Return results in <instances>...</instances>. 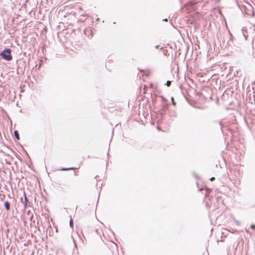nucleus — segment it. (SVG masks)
<instances>
[{
  "label": "nucleus",
  "instance_id": "9b49d317",
  "mask_svg": "<svg viewBox=\"0 0 255 255\" xmlns=\"http://www.w3.org/2000/svg\"><path fill=\"white\" fill-rule=\"evenodd\" d=\"M214 198L218 202V203H220L222 204H223V199H222V196L216 195Z\"/></svg>",
  "mask_w": 255,
  "mask_h": 255
},
{
  "label": "nucleus",
  "instance_id": "39448f33",
  "mask_svg": "<svg viewBox=\"0 0 255 255\" xmlns=\"http://www.w3.org/2000/svg\"><path fill=\"white\" fill-rule=\"evenodd\" d=\"M233 94V91H232L231 89H229V88L226 89L224 91V99L225 98L226 95H227L228 96V99L226 101V103L227 104H231V102L230 99H232V94Z\"/></svg>",
  "mask_w": 255,
  "mask_h": 255
},
{
  "label": "nucleus",
  "instance_id": "1a4fd4ad",
  "mask_svg": "<svg viewBox=\"0 0 255 255\" xmlns=\"http://www.w3.org/2000/svg\"><path fill=\"white\" fill-rule=\"evenodd\" d=\"M169 115L171 120L173 121L175 118H177V113L175 111H170L169 113Z\"/></svg>",
  "mask_w": 255,
  "mask_h": 255
},
{
  "label": "nucleus",
  "instance_id": "bb28decb",
  "mask_svg": "<svg viewBox=\"0 0 255 255\" xmlns=\"http://www.w3.org/2000/svg\"><path fill=\"white\" fill-rule=\"evenodd\" d=\"M243 36H244V37H245V40H247V35H246V34H245V32H243Z\"/></svg>",
  "mask_w": 255,
  "mask_h": 255
},
{
  "label": "nucleus",
  "instance_id": "79ce46f5",
  "mask_svg": "<svg viewBox=\"0 0 255 255\" xmlns=\"http://www.w3.org/2000/svg\"><path fill=\"white\" fill-rule=\"evenodd\" d=\"M109 152L107 153V155L109 156Z\"/></svg>",
  "mask_w": 255,
  "mask_h": 255
},
{
  "label": "nucleus",
  "instance_id": "4468645a",
  "mask_svg": "<svg viewBox=\"0 0 255 255\" xmlns=\"http://www.w3.org/2000/svg\"><path fill=\"white\" fill-rule=\"evenodd\" d=\"M24 70H25V67H24V68L23 69L22 68L20 65H18L17 66V73L19 74V72L20 71L21 73L23 74L24 73Z\"/></svg>",
  "mask_w": 255,
  "mask_h": 255
},
{
  "label": "nucleus",
  "instance_id": "423d86ee",
  "mask_svg": "<svg viewBox=\"0 0 255 255\" xmlns=\"http://www.w3.org/2000/svg\"><path fill=\"white\" fill-rule=\"evenodd\" d=\"M231 70H232V69H231L230 67L229 69H228L227 67H224V75L226 74V79L228 80L231 79V78L233 77L231 72Z\"/></svg>",
  "mask_w": 255,
  "mask_h": 255
},
{
  "label": "nucleus",
  "instance_id": "7ed1b4c3",
  "mask_svg": "<svg viewBox=\"0 0 255 255\" xmlns=\"http://www.w3.org/2000/svg\"><path fill=\"white\" fill-rule=\"evenodd\" d=\"M11 49L5 47L3 50L0 52L1 59L9 61L12 60V56L11 54Z\"/></svg>",
  "mask_w": 255,
  "mask_h": 255
},
{
  "label": "nucleus",
  "instance_id": "a878e982",
  "mask_svg": "<svg viewBox=\"0 0 255 255\" xmlns=\"http://www.w3.org/2000/svg\"><path fill=\"white\" fill-rule=\"evenodd\" d=\"M251 228L252 230H255V225H254V224L251 225Z\"/></svg>",
  "mask_w": 255,
  "mask_h": 255
},
{
  "label": "nucleus",
  "instance_id": "f704fd0d",
  "mask_svg": "<svg viewBox=\"0 0 255 255\" xmlns=\"http://www.w3.org/2000/svg\"><path fill=\"white\" fill-rule=\"evenodd\" d=\"M55 228H56V232H58V228H57L56 226H55Z\"/></svg>",
  "mask_w": 255,
  "mask_h": 255
},
{
  "label": "nucleus",
  "instance_id": "0eeeda50",
  "mask_svg": "<svg viewBox=\"0 0 255 255\" xmlns=\"http://www.w3.org/2000/svg\"><path fill=\"white\" fill-rule=\"evenodd\" d=\"M224 21L225 22V25H226V28H227V29H228V35H229V40L228 41L227 44H228V47H229V46H231L232 47V44L233 43V42L232 41L233 36H232V34L231 33L230 30L228 28V27L227 26V24L226 23V22L225 19H224Z\"/></svg>",
  "mask_w": 255,
  "mask_h": 255
},
{
  "label": "nucleus",
  "instance_id": "c85d7f7f",
  "mask_svg": "<svg viewBox=\"0 0 255 255\" xmlns=\"http://www.w3.org/2000/svg\"><path fill=\"white\" fill-rule=\"evenodd\" d=\"M218 11H219V13H220L221 15H222V13L221 10V9H219V10H218Z\"/></svg>",
  "mask_w": 255,
  "mask_h": 255
},
{
  "label": "nucleus",
  "instance_id": "2eb2a0df",
  "mask_svg": "<svg viewBox=\"0 0 255 255\" xmlns=\"http://www.w3.org/2000/svg\"><path fill=\"white\" fill-rule=\"evenodd\" d=\"M85 34L86 35H87V34H90L91 35L90 37H89V35H88V37L89 38H91L92 37H93V32L91 30H87L85 32Z\"/></svg>",
  "mask_w": 255,
  "mask_h": 255
},
{
  "label": "nucleus",
  "instance_id": "6e6552de",
  "mask_svg": "<svg viewBox=\"0 0 255 255\" xmlns=\"http://www.w3.org/2000/svg\"><path fill=\"white\" fill-rule=\"evenodd\" d=\"M23 196H24V202H23V206L24 208L25 209L30 206V202L26 195V193L25 191L23 192Z\"/></svg>",
  "mask_w": 255,
  "mask_h": 255
},
{
  "label": "nucleus",
  "instance_id": "473e14b6",
  "mask_svg": "<svg viewBox=\"0 0 255 255\" xmlns=\"http://www.w3.org/2000/svg\"><path fill=\"white\" fill-rule=\"evenodd\" d=\"M114 244L115 246L116 247V248H118V245L114 243Z\"/></svg>",
  "mask_w": 255,
  "mask_h": 255
},
{
  "label": "nucleus",
  "instance_id": "2f4dec72",
  "mask_svg": "<svg viewBox=\"0 0 255 255\" xmlns=\"http://www.w3.org/2000/svg\"><path fill=\"white\" fill-rule=\"evenodd\" d=\"M221 156H222V157L223 158V151H222L221 152Z\"/></svg>",
  "mask_w": 255,
  "mask_h": 255
},
{
  "label": "nucleus",
  "instance_id": "dca6fc26",
  "mask_svg": "<svg viewBox=\"0 0 255 255\" xmlns=\"http://www.w3.org/2000/svg\"><path fill=\"white\" fill-rule=\"evenodd\" d=\"M219 124L220 126V128L222 131V132L223 133V124L222 123V121H220L219 122Z\"/></svg>",
  "mask_w": 255,
  "mask_h": 255
},
{
  "label": "nucleus",
  "instance_id": "f257e3e1",
  "mask_svg": "<svg viewBox=\"0 0 255 255\" xmlns=\"http://www.w3.org/2000/svg\"><path fill=\"white\" fill-rule=\"evenodd\" d=\"M222 83H223V82L222 81V79L218 78L216 80L215 85L214 86V89L216 90L215 96V103L217 105H220L223 102V92H222L223 85Z\"/></svg>",
  "mask_w": 255,
  "mask_h": 255
},
{
  "label": "nucleus",
  "instance_id": "412c9836",
  "mask_svg": "<svg viewBox=\"0 0 255 255\" xmlns=\"http://www.w3.org/2000/svg\"><path fill=\"white\" fill-rule=\"evenodd\" d=\"M171 101H172V104L173 105V106H175L176 105V102H175L174 101V99L173 98V97H171Z\"/></svg>",
  "mask_w": 255,
  "mask_h": 255
},
{
  "label": "nucleus",
  "instance_id": "f03ea898",
  "mask_svg": "<svg viewBox=\"0 0 255 255\" xmlns=\"http://www.w3.org/2000/svg\"><path fill=\"white\" fill-rule=\"evenodd\" d=\"M162 105L161 107L158 110V112L156 114L157 122L159 123L163 119L165 116L166 111L168 109L169 105L166 102V99L162 96L161 97Z\"/></svg>",
  "mask_w": 255,
  "mask_h": 255
},
{
  "label": "nucleus",
  "instance_id": "37998d69",
  "mask_svg": "<svg viewBox=\"0 0 255 255\" xmlns=\"http://www.w3.org/2000/svg\"><path fill=\"white\" fill-rule=\"evenodd\" d=\"M88 158H90V155L88 156Z\"/></svg>",
  "mask_w": 255,
  "mask_h": 255
},
{
  "label": "nucleus",
  "instance_id": "4be33fe9",
  "mask_svg": "<svg viewBox=\"0 0 255 255\" xmlns=\"http://www.w3.org/2000/svg\"><path fill=\"white\" fill-rule=\"evenodd\" d=\"M155 48L156 49H158V48H159L161 50H163V47H160V45H156L155 46Z\"/></svg>",
  "mask_w": 255,
  "mask_h": 255
},
{
  "label": "nucleus",
  "instance_id": "b1692460",
  "mask_svg": "<svg viewBox=\"0 0 255 255\" xmlns=\"http://www.w3.org/2000/svg\"><path fill=\"white\" fill-rule=\"evenodd\" d=\"M71 238H72L73 241L74 242L75 247H76L77 245H76V244L75 240L74 239V238H73V237L72 236H71Z\"/></svg>",
  "mask_w": 255,
  "mask_h": 255
},
{
  "label": "nucleus",
  "instance_id": "ddd939ff",
  "mask_svg": "<svg viewBox=\"0 0 255 255\" xmlns=\"http://www.w3.org/2000/svg\"><path fill=\"white\" fill-rule=\"evenodd\" d=\"M74 169H77L76 167H61L59 170L61 171H68V170H71Z\"/></svg>",
  "mask_w": 255,
  "mask_h": 255
},
{
  "label": "nucleus",
  "instance_id": "f8f14e48",
  "mask_svg": "<svg viewBox=\"0 0 255 255\" xmlns=\"http://www.w3.org/2000/svg\"><path fill=\"white\" fill-rule=\"evenodd\" d=\"M13 134H14V136L16 140H19L20 139V136H19V132L17 130H14Z\"/></svg>",
  "mask_w": 255,
  "mask_h": 255
},
{
  "label": "nucleus",
  "instance_id": "c756f323",
  "mask_svg": "<svg viewBox=\"0 0 255 255\" xmlns=\"http://www.w3.org/2000/svg\"><path fill=\"white\" fill-rule=\"evenodd\" d=\"M3 196V198H2L1 197H0V199L1 200H2L3 199V198L5 197V195L4 194L2 195Z\"/></svg>",
  "mask_w": 255,
  "mask_h": 255
},
{
  "label": "nucleus",
  "instance_id": "e433bc0d",
  "mask_svg": "<svg viewBox=\"0 0 255 255\" xmlns=\"http://www.w3.org/2000/svg\"><path fill=\"white\" fill-rule=\"evenodd\" d=\"M223 236V232H221V238H222Z\"/></svg>",
  "mask_w": 255,
  "mask_h": 255
},
{
  "label": "nucleus",
  "instance_id": "7c9ffc66",
  "mask_svg": "<svg viewBox=\"0 0 255 255\" xmlns=\"http://www.w3.org/2000/svg\"><path fill=\"white\" fill-rule=\"evenodd\" d=\"M167 52V50H166L165 51H164V52H163L164 55H166Z\"/></svg>",
  "mask_w": 255,
  "mask_h": 255
},
{
  "label": "nucleus",
  "instance_id": "6ab92c4d",
  "mask_svg": "<svg viewBox=\"0 0 255 255\" xmlns=\"http://www.w3.org/2000/svg\"><path fill=\"white\" fill-rule=\"evenodd\" d=\"M215 47H217V44L216 43H215V46H214V49H215ZM215 51L216 52V54H217L218 53H220V50L219 49V48H218V50L217 49L216 50H215Z\"/></svg>",
  "mask_w": 255,
  "mask_h": 255
},
{
  "label": "nucleus",
  "instance_id": "a19ab883",
  "mask_svg": "<svg viewBox=\"0 0 255 255\" xmlns=\"http://www.w3.org/2000/svg\"><path fill=\"white\" fill-rule=\"evenodd\" d=\"M97 21H99V18H97V19H96Z\"/></svg>",
  "mask_w": 255,
  "mask_h": 255
},
{
  "label": "nucleus",
  "instance_id": "c9c22d12",
  "mask_svg": "<svg viewBox=\"0 0 255 255\" xmlns=\"http://www.w3.org/2000/svg\"><path fill=\"white\" fill-rule=\"evenodd\" d=\"M163 21H167V18L163 19Z\"/></svg>",
  "mask_w": 255,
  "mask_h": 255
},
{
  "label": "nucleus",
  "instance_id": "ea45409f",
  "mask_svg": "<svg viewBox=\"0 0 255 255\" xmlns=\"http://www.w3.org/2000/svg\"><path fill=\"white\" fill-rule=\"evenodd\" d=\"M220 47H222V46H221V43H220ZM222 50V48H221V50Z\"/></svg>",
  "mask_w": 255,
  "mask_h": 255
},
{
  "label": "nucleus",
  "instance_id": "cd10ccee",
  "mask_svg": "<svg viewBox=\"0 0 255 255\" xmlns=\"http://www.w3.org/2000/svg\"><path fill=\"white\" fill-rule=\"evenodd\" d=\"M215 179V178L214 177H212L211 178H210V180L211 181H213V180H214Z\"/></svg>",
  "mask_w": 255,
  "mask_h": 255
},
{
  "label": "nucleus",
  "instance_id": "a211bd4d",
  "mask_svg": "<svg viewBox=\"0 0 255 255\" xmlns=\"http://www.w3.org/2000/svg\"><path fill=\"white\" fill-rule=\"evenodd\" d=\"M192 174L196 179H200V177L197 175V174L196 172H193Z\"/></svg>",
  "mask_w": 255,
  "mask_h": 255
},
{
  "label": "nucleus",
  "instance_id": "393cba45",
  "mask_svg": "<svg viewBox=\"0 0 255 255\" xmlns=\"http://www.w3.org/2000/svg\"><path fill=\"white\" fill-rule=\"evenodd\" d=\"M20 202L23 204L24 202V197H20Z\"/></svg>",
  "mask_w": 255,
  "mask_h": 255
},
{
  "label": "nucleus",
  "instance_id": "f3484780",
  "mask_svg": "<svg viewBox=\"0 0 255 255\" xmlns=\"http://www.w3.org/2000/svg\"><path fill=\"white\" fill-rule=\"evenodd\" d=\"M48 230H49V236H52L53 235V233H52L50 230H52V227L51 226V225H49L48 228Z\"/></svg>",
  "mask_w": 255,
  "mask_h": 255
},
{
  "label": "nucleus",
  "instance_id": "4c0bfd02",
  "mask_svg": "<svg viewBox=\"0 0 255 255\" xmlns=\"http://www.w3.org/2000/svg\"><path fill=\"white\" fill-rule=\"evenodd\" d=\"M110 231L112 233V234H113L114 235H115V234H114V232L113 231H112L111 230H110Z\"/></svg>",
  "mask_w": 255,
  "mask_h": 255
},
{
  "label": "nucleus",
  "instance_id": "aec40b11",
  "mask_svg": "<svg viewBox=\"0 0 255 255\" xmlns=\"http://www.w3.org/2000/svg\"><path fill=\"white\" fill-rule=\"evenodd\" d=\"M171 81H167V82L165 85H166L167 87H169L171 85Z\"/></svg>",
  "mask_w": 255,
  "mask_h": 255
},
{
  "label": "nucleus",
  "instance_id": "20e7f679",
  "mask_svg": "<svg viewBox=\"0 0 255 255\" xmlns=\"http://www.w3.org/2000/svg\"><path fill=\"white\" fill-rule=\"evenodd\" d=\"M204 190L205 191V196L206 198L209 197V199L210 200H213L214 199V197L211 196H209V194L210 193V192L212 191V189L208 188L207 186L205 185L202 188H198V191H201L202 190Z\"/></svg>",
  "mask_w": 255,
  "mask_h": 255
},
{
  "label": "nucleus",
  "instance_id": "5701e85b",
  "mask_svg": "<svg viewBox=\"0 0 255 255\" xmlns=\"http://www.w3.org/2000/svg\"><path fill=\"white\" fill-rule=\"evenodd\" d=\"M69 225L70 227L73 228V223L71 219L70 220Z\"/></svg>",
  "mask_w": 255,
  "mask_h": 255
},
{
  "label": "nucleus",
  "instance_id": "9d476101",
  "mask_svg": "<svg viewBox=\"0 0 255 255\" xmlns=\"http://www.w3.org/2000/svg\"><path fill=\"white\" fill-rule=\"evenodd\" d=\"M3 206L7 211L10 210V203L8 201H5L3 203Z\"/></svg>",
  "mask_w": 255,
  "mask_h": 255
},
{
  "label": "nucleus",
  "instance_id": "58836bf2",
  "mask_svg": "<svg viewBox=\"0 0 255 255\" xmlns=\"http://www.w3.org/2000/svg\"><path fill=\"white\" fill-rule=\"evenodd\" d=\"M210 98L211 100H213V96H210Z\"/></svg>",
  "mask_w": 255,
  "mask_h": 255
},
{
  "label": "nucleus",
  "instance_id": "72a5a7b5",
  "mask_svg": "<svg viewBox=\"0 0 255 255\" xmlns=\"http://www.w3.org/2000/svg\"><path fill=\"white\" fill-rule=\"evenodd\" d=\"M236 223L237 225H239L240 224V223L238 221H236Z\"/></svg>",
  "mask_w": 255,
  "mask_h": 255
},
{
  "label": "nucleus",
  "instance_id": "c03bdc74",
  "mask_svg": "<svg viewBox=\"0 0 255 255\" xmlns=\"http://www.w3.org/2000/svg\"><path fill=\"white\" fill-rule=\"evenodd\" d=\"M219 165H220V168H222V166L220 165V164H219Z\"/></svg>",
  "mask_w": 255,
  "mask_h": 255
}]
</instances>
